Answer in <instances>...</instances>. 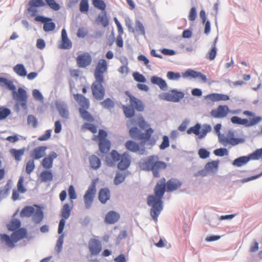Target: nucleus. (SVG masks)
Returning a JSON list of instances; mask_svg holds the SVG:
<instances>
[{
    "label": "nucleus",
    "instance_id": "a211bd4d",
    "mask_svg": "<svg viewBox=\"0 0 262 262\" xmlns=\"http://www.w3.org/2000/svg\"><path fill=\"white\" fill-rule=\"evenodd\" d=\"M89 249L92 255H97L101 251V244L99 240L91 238L89 242Z\"/></svg>",
    "mask_w": 262,
    "mask_h": 262
},
{
    "label": "nucleus",
    "instance_id": "58836bf2",
    "mask_svg": "<svg viewBox=\"0 0 262 262\" xmlns=\"http://www.w3.org/2000/svg\"><path fill=\"white\" fill-rule=\"evenodd\" d=\"M40 178L43 182L51 181L53 179V175L51 171H43L40 173Z\"/></svg>",
    "mask_w": 262,
    "mask_h": 262
},
{
    "label": "nucleus",
    "instance_id": "79ce46f5",
    "mask_svg": "<svg viewBox=\"0 0 262 262\" xmlns=\"http://www.w3.org/2000/svg\"><path fill=\"white\" fill-rule=\"evenodd\" d=\"M24 177L21 176L19 177L18 182L17 183V189L19 191L20 193H24L27 191V189L24 185Z\"/></svg>",
    "mask_w": 262,
    "mask_h": 262
},
{
    "label": "nucleus",
    "instance_id": "a878e982",
    "mask_svg": "<svg viewBox=\"0 0 262 262\" xmlns=\"http://www.w3.org/2000/svg\"><path fill=\"white\" fill-rule=\"evenodd\" d=\"M150 81L152 84L158 85L160 89L163 91L167 89L168 86L167 83L165 80L161 77L154 76L151 77Z\"/></svg>",
    "mask_w": 262,
    "mask_h": 262
},
{
    "label": "nucleus",
    "instance_id": "864d4df0",
    "mask_svg": "<svg viewBox=\"0 0 262 262\" xmlns=\"http://www.w3.org/2000/svg\"><path fill=\"white\" fill-rule=\"evenodd\" d=\"M58 110L60 115L62 117L65 118H68L69 113L67 107L63 106H58Z\"/></svg>",
    "mask_w": 262,
    "mask_h": 262
},
{
    "label": "nucleus",
    "instance_id": "e433bc0d",
    "mask_svg": "<svg viewBox=\"0 0 262 262\" xmlns=\"http://www.w3.org/2000/svg\"><path fill=\"white\" fill-rule=\"evenodd\" d=\"M0 85H6L10 90H14L15 85L11 80L3 77H0Z\"/></svg>",
    "mask_w": 262,
    "mask_h": 262
},
{
    "label": "nucleus",
    "instance_id": "09e8293b",
    "mask_svg": "<svg viewBox=\"0 0 262 262\" xmlns=\"http://www.w3.org/2000/svg\"><path fill=\"white\" fill-rule=\"evenodd\" d=\"M27 122L29 125H31L34 128L37 126V120L32 115H29L27 117Z\"/></svg>",
    "mask_w": 262,
    "mask_h": 262
},
{
    "label": "nucleus",
    "instance_id": "3c124183",
    "mask_svg": "<svg viewBox=\"0 0 262 262\" xmlns=\"http://www.w3.org/2000/svg\"><path fill=\"white\" fill-rule=\"evenodd\" d=\"M214 154L217 156L222 157L225 155H228V151L226 148H220L216 149L213 151Z\"/></svg>",
    "mask_w": 262,
    "mask_h": 262
},
{
    "label": "nucleus",
    "instance_id": "c03bdc74",
    "mask_svg": "<svg viewBox=\"0 0 262 262\" xmlns=\"http://www.w3.org/2000/svg\"><path fill=\"white\" fill-rule=\"evenodd\" d=\"M11 114V111L7 108L0 107V120L6 119Z\"/></svg>",
    "mask_w": 262,
    "mask_h": 262
},
{
    "label": "nucleus",
    "instance_id": "ddd939ff",
    "mask_svg": "<svg viewBox=\"0 0 262 262\" xmlns=\"http://www.w3.org/2000/svg\"><path fill=\"white\" fill-rule=\"evenodd\" d=\"M76 60L79 68H84L91 64L92 58L89 53H84L79 55Z\"/></svg>",
    "mask_w": 262,
    "mask_h": 262
},
{
    "label": "nucleus",
    "instance_id": "f3484780",
    "mask_svg": "<svg viewBox=\"0 0 262 262\" xmlns=\"http://www.w3.org/2000/svg\"><path fill=\"white\" fill-rule=\"evenodd\" d=\"M182 76L184 78H199L204 82H206L207 80L205 75L200 72H197L192 69L187 70L185 72L182 73Z\"/></svg>",
    "mask_w": 262,
    "mask_h": 262
},
{
    "label": "nucleus",
    "instance_id": "412c9836",
    "mask_svg": "<svg viewBox=\"0 0 262 262\" xmlns=\"http://www.w3.org/2000/svg\"><path fill=\"white\" fill-rule=\"evenodd\" d=\"M120 162L118 164V168L120 170L127 169L130 164V157L126 152L121 155Z\"/></svg>",
    "mask_w": 262,
    "mask_h": 262
},
{
    "label": "nucleus",
    "instance_id": "6e6d98bb",
    "mask_svg": "<svg viewBox=\"0 0 262 262\" xmlns=\"http://www.w3.org/2000/svg\"><path fill=\"white\" fill-rule=\"evenodd\" d=\"M133 76L136 81L140 82H145L146 81L145 77L141 74L136 72L133 74Z\"/></svg>",
    "mask_w": 262,
    "mask_h": 262
},
{
    "label": "nucleus",
    "instance_id": "9d476101",
    "mask_svg": "<svg viewBox=\"0 0 262 262\" xmlns=\"http://www.w3.org/2000/svg\"><path fill=\"white\" fill-rule=\"evenodd\" d=\"M96 192V184L93 182L86 191L84 196L83 200L85 207L89 209L93 202L95 194Z\"/></svg>",
    "mask_w": 262,
    "mask_h": 262
},
{
    "label": "nucleus",
    "instance_id": "20e7f679",
    "mask_svg": "<svg viewBox=\"0 0 262 262\" xmlns=\"http://www.w3.org/2000/svg\"><path fill=\"white\" fill-rule=\"evenodd\" d=\"M139 166L142 170L151 171L156 178L159 177L160 171L165 170L167 167L166 163L159 160L157 155L150 156L141 159L139 162Z\"/></svg>",
    "mask_w": 262,
    "mask_h": 262
},
{
    "label": "nucleus",
    "instance_id": "1a4fd4ad",
    "mask_svg": "<svg viewBox=\"0 0 262 262\" xmlns=\"http://www.w3.org/2000/svg\"><path fill=\"white\" fill-rule=\"evenodd\" d=\"M13 99L17 102L20 103L21 106L25 110L27 107L28 95L27 92L24 89L19 88L17 91H16V86L14 90H11Z\"/></svg>",
    "mask_w": 262,
    "mask_h": 262
},
{
    "label": "nucleus",
    "instance_id": "a18cd8bd",
    "mask_svg": "<svg viewBox=\"0 0 262 262\" xmlns=\"http://www.w3.org/2000/svg\"><path fill=\"white\" fill-rule=\"evenodd\" d=\"M201 129V125L197 123L194 126L190 127L187 130L188 134H194L195 135H200V130Z\"/></svg>",
    "mask_w": 262,
    "mask_h": 262
},
{
    "label": "nucleus",
    "instance_id": "f257e3e1",
    "mask_svg": "<svg viewBox=\"0 0 262 262\" xmlns=\"http://www.w3.org/2000/svg\"><path fill=\"white\" fill-rule=\"evenodd\" d=\"M182 182L178 179L171 178L166 182L165 178H163L157 182L155 188V195H150L147 199V204L151 207L150 214L154 220H158V217L163 209V202L162 199L166 191L171 192L180 188Z\"/></svg>",
    "mask_w": 262,
    "mask_h": 262
},
{
    "label": "nucleus",
    "instance_id": "7c9ffc66",
    "mask_svg": "<svg viewBox=\"0 0 262 262\" xmlns=\"http://www.w3.org/2000/svg\"><path fill=\"white\" fill-rule=\"evenodd\" d=\"M71 209L72 207H70L69 204H65L63 206L60 213L61 219L65 220L68 219L70 215Z\"/></svg>",
    "mask_w": 262,
    "mask_h": 262
},
{
    "label": "nucleus",
    "instance_id": "2f4dec72",
    "mask_svg": "<svg viewBox=\"0 0 262 262\" xmlns=\"http://www.w3.org/2000/svg\"><path fill=\"white\" fill-rule=\"evenodd\" d=\"M14 72L18 76L25 77L27 75V71L22 64H17L13 67Z\"/></svg>",
    "mask_w": 262,
    "mask_h": 262
},
{
    "label": "nucleus",
    "instance_id": "39448f33",
    "mask_svg": "<svg viewBox=\"0 0 262 262\" xmlns=\"http://www.w3.org/2000/svg\"><path fill=\"white\" fill-rule=\"evenodd\" d=\"M243 114L249 117L248 119H242L237 116H233L231 118V122L234 124L242 125L249 127L255 126L262 121V117L256 116V114L249 111H245Z\"/></svg>",
    "mask_w": 262,
    "mask_h": 262
},
{
    "label": "nucleus",
    "instance_id": "423d86ee",
    "mask_svg": "<svg viewBox=\"0 0 262 262\" xmlns=\"http://www.w3.org/2000/svg\"><path fill=\"white\" fill-rule=\"evenodd\" d=\"M48 6L54 11H58L60 9L59 4L57 3L55 0H30L28 3L27 11L32 16H39L37 15V7H44L46 5Z\"/></svg>",
    "mask_w": 262,
    "mask_h": 262
},
{
    "label": "nucleus",
    "instance_id": "4468645a",
    "mask_svg": "<svg viewBox=\"0 0 262 262\" xmlns=\"http://www.w3.org/2000/svg\"><path fill=\"white\" fill-rule=\"evenodd\" d=\"M257 154L254 151L248 156L240 157L235 159L233 161L232 164L237 167H241L246 164L250 160H258Z\"/></svg>",
    "mask_w": 262,
    "mask_h": 262
},
{
    "label": "nucleus",
    "instance_id": "f704fd0d",
    "mask_svg": "<svg viewBox=\"0 0 262 262\" xmlns=\"http://www.w3.org/2000/svg\"><path fill=\"white\" fill-rule=\"evenodd\" d=\"M94 7L102 12H104L106 9V4L103 0H92Z\"/></svg>",
    "mask_w": 262,
    "mask_h": 262
},
{
    "label": "nucleus",
    "instance_id": "ea45409f",
    "mask_svg": "<svg viewBox=\"0 0 262 262\" xmlns=\"http://www.w3.org/2000/svg\"><path fill=\"white\" fill-rule=\"evenodd\" d=\"M86 110L82 108H79V112L81 117L85 120L93 121L94 120L93 117Z\"/></svg>",
    "mask_w": 262,
    "mask_h": 262
},
{
    "label": "nucleus",
    "instance_id": "0eeeda50",
    "mask_svg": "<svg viewBox=\"0 0 262 262\" xmlns=\"http://www.w3.org/2000/svg\"><path fill=\"white\" fill-rule=\"evenodd\" d=\"M125 94L129 98L130 106L123 105L122 108L125 116L127 118H130L135 115L134 109L141 112L143 111L144 106L140 100L135 97L129 92L126 91Z\"/></svg>",
    "mask_w": 262,
    "mask_h": 262
},
{
    "label": "nucleus",
    "instance_id": "5fc2aeb1",
    "mask_svg": "<svg viewBox=\"0 0 262 262\" xmlns=\"http://www.w3.org/2000/svg\"><path fill=\"white\" fill-rule=\"evenodd\" d=\"M169 146V141L168 137L166 136H164L163 137V141L160 145V149L163 150L167 148Z\"/></svg>",
    "mask_w": 262,
    "mask_h": 262
},
{
    "label": "nucleus",
    "instance_id": "c85d7f7f",
    "mask_svg": "<svg viewBox=\"0 0 262 262\" xmlns=\"http://www.w3.org/2000/svg\"><path fill=\"white\" fill-rule=\"evenodd\" d=\"M90 166L93 169H97L101 166L100 160L96 156L92 155L89 157Z\"/></svg>",
    "mask_w": 262,
    "mask_h": 262
},
{
    "label": "nucleus",
    "instance_id": "7ed1b4c3",
    "mask_svg": "<svg viewBox=\"0 0 262 262\" xmlns=\"http://www.w3.org/2000/svg\"><path fill=\"white\" fill-rule=\"evenodd\" d=\"M20 221L17 219L12 220L7 225L9 230L14 231L9 236L6 234H0V241L2 244L10 248H13L15 244L27 236V230L25 228H19Z\"/></svg>",
    "mask_w": 262,
    "mask_h": 262
},
{
    "label": "nucleus",
    "instance_id": "4be33fe9",
    "mask_svg": "<svg viewBox=\"0 0 262 262\" xmlns=\"http://www.w3.org/2000/svg\"><path fill=\"white\" fill-rule=\"evenodd\" d=\"M72 42L68 38L67 33L64 29L61 31V41L59 48L62 49H70L72 48Z\"/></svg>",
    "mask_w": 262,
    "mask_h": 262
},
{
    "label": "nucleus",
    "instance_id": "f8f14e48",
    "mask_svg": "<svg viewBox=\"0 0 262 262\" xmlns=\"http://www.w3.org/2000/svg\"><path fill=\"white\" fill-rule=\"evenodd\" d=\"M107 69V62L105 59H100L96 64L94 71L95 78L104 79L103 74L106 71Z\"/></svg>",
    "mask_w": 262,
    "mask_h": 262
},
{
    "label": "nucleus",
    "instance_id": "f03ea898",
    "mask_svg": "<svg viewBox=\"0 0 262 262\" xmlns=\"http://www.w3.org/2000/svg\"><path fill=\"white\" fill-rule=\"evenodd\" d=\"M137 124L142 129H146L145 133H141L137 127H133L129 129V134L132 138L141 140L142 147L138 143L132 140L127 141L125 144V146L127 150L132 152L143 155L145 152L144 145L147 144L152 146L155 144L156 140L151 136L154 130L149 127L150 125L144 120L143 117H138Z\"/></svg>",
    "mask_w": 262,
    "mask_h": 262
},
{
    "label": "nucleus",
    "instance_id": "b1692460",
    "mask_svg": "<svg viewBox=\"0 0 262 262\" xmlns=\"http://www.w3.org/2000/svg\"><path fill=\"white\" fill-rule=\"evenodd\" d=\"M75 100L81 106L80 108L88 109L90 106L89 100L81 94H75L74 95Z\"/></svg>",
    "mask_w": 262,
    "mask_h": 262
},
{
    "label": "nucleus",
    "instance_id": "8fccbe9b",
    "mask_svg": "<svg viewBox=\"0 0 262 262\" xmlns=\"http://www.w3.org/2000/svg\"><path fill=\"white\" fill-rule=\"evenodd\" d=\"M102 106L106 108H111L114 107V103L110 98H107L101 102Z\"/></svg>",
    "mask_w": 262,
    "mask_h": 262
},
{
    "label": "nucleus",
    "instance_id": "603ef678",
    "mask_svg": "<svg viewBox=\"0 0 262 262\" xmlns=\"http://www.w3.org/2000/svg\"><path fill=\"white\" fill-rule=\"evenodd\" d=\"M167 77L170 80H178L181 77V74L179 73L169 71L167 73Z\"/></svg>",
    "mask_w": 262,
    "mask_h": 262
},
{
    "label": "nucleus",
    "instance_id": "393cba45",
    "mask_svg": "<svg viewBox=\"0 0 262 262\" xmlns=\"http://www.w3.org/2000/svg\"><path fill=\"white\" fill-rule=\"evenodd\" d=\"M120 218V215L114 211H109L105 215V222L108 224H114L116 223Z\"/></svg>",
    "mask_w": 262,
    "mask_h": 262
},
{
    "label": "nucleus",
    "instance_id": "a19ab883",
    "mask_svg": "<svg viewBox=\"0 0 262 262\" xmlns=\"http://www.w3.org/2000/svg\"><path fill=\"white\" fill-rule=\"evenodd\" d=\"M219 162L213 161L208 162L205 165V169L208 171H213L216 170L218 167Z\"/></svg>",
    "mask_w": 262,
    "mask_h": 262
},
{
    "label": "nucleus",
    "instance_id": "bf43d9fd",
    "mask_svg": "<svg viewBox=\"0 0 262 262\" xmlns=\"http://www.w3.org/2000/svg\"><path fill=\"white\" fill-rule=\"evenodd\" d=\"M68 193L70 199L71 200V203H73V200L76 198V194L73 186H70L68 190Z\"/></svg>",
    "mask_w": 262,
    "mask_h": 262
},
{
    "label": "nucleus",
    "instance_id": "680f3d73",
    "mask_svg": "<svg viewBox=\"0 0 262 262\" xmlns=\"http://www.w3.org/2000/svg\"><path fill=\"white\" fill-rule=\"evenodd\" d=\"M83 127L90 130L93 133H95L97 132V129L96 126L92 124L85 123L83 125Z\"/></svg>",
    "mask_w": 262,
    "mask_h": 262
},
{
    "label": "nucleus",
    "instance_id": "338daca9",
    "mask_svg": "<svg viewBox=\"0 0 262 262\" xmlns=\"http://www.w3.org/2000/svg\"><path fill=\"white\" fill-rule=\"evenodd\" d=\"M203 22L205 24L204 33L208 34L210 31V24L208 20H206V17H202Z\"/></svg>",
    "mask_w": 262,
    "mask_h": 262
},
{
    "label": "nucleus",
    "instance_id": "49530a36",
    "mask_svg": "<svg viewBox=\"0 0 262 262\" xmlns=\"http://www.w3.org/2000/svg\"><path fill=\"white\" fill-rule=\"evenodd\" d=\"M35 168V164L33 159L29 160L26 166V171L28 174H30Z\"/></svg>",
    "mask_w": 262,
    "mask_h": 262
},
{
    "label": "nucleus",
    "instance_id": "4c0bfd02",
    "mask_svg": "<svg viewBox=\"0 0 262 262\" xmlns=\"http://www.w3.org/2000/svg\"><path fill=\"white\" fill-rule=\"evenodd\" d=\"M216 41H217V38H216L214 40L211 49L210 50V51H209L208 52V53L207 54V55H208L207 57L210 60H213L215 58V56L216 55V51H217L216 47Z\"/></svg>",
    "mask_w": 262,
    "mask_h": 262
},
{
    "label": "nucleus",
    "instance_id": "dca6fc26",
    "mask_svg": "<svg viewBox=\"0 0 262 262\" xmlns=\"http://www.w3.org/2000/svg\"><path fill=\"white\" fill-rule=\"evenodd\" d=\"M244 141V139L242 138H234L233 133L231 135H228L227 137H223L220 139V142L225 146L229 144L235 146L240 143L243 142Z\"/></svg>",
    "mask_w": 262,
    "mask_h": 262
},
{
    "label": "nucleus",
    "instance_id": "6ab92c4d",
    "mask_svg": "<svg viewBox=\"0 0 262 262\" xmlns=\"http://www.w3.org/2000/svg\"><path fill=\"white\" fill-rule=\"evenodd\" d=\"M36 21L43 23V30L46 32L53 31L55 28V24L52 21V19L49 17H35Z\"/></svg>",
    "mask_w": 262,
    "mask_h": 262
},
{
    "label": "nucleus",
    "instance_id": "e2e57ef3",
    "mask_svg": "<svg viewBox=\"0 0 262 262\" xmlns=\"http://www.w3.org/2000/svg\"><path fill=\"white\" fill-rule=\"evenodd\" d=\"M110 156L113 159L114 162H116L120 160L121 155H120L117 151L113 150L110 154Z\"/></svg>",
    "mask_w": 262,
    "mask_h": 262
},
{
    "label": "nucleus",
    "instance_id": "37998d69",
    "mask_svg": "<svg viewBox=\"0 0 262 262\" xmlns=\"http://www.w3.org/2000/svg\"><path fill=\"white\" fill-rule=\"evenodd\" d=\"M10 190V185L9 183H7L3 188L0 189V200L8 195Z\"/></svg>",
    "mask_w": 262,
    "mask_h": 262
},
{
    "label": "nucleus",
    "instance_id": "c9c22d12",
    "mask_svg": "<svg viewBox=\"0 0 262 262\" xmlns=\"http://www.w3.org/2000/svg\"><path fill=\"white\" fill-rule=\"evenodd\" d=\"M211 100L213 101H227L229 100V97L225 94H212L209 96Z\"/></svg>",
    "mask_w": 262,
    "mask_h": 262
},
{
    "label": "nucleus",
    "instance_id": "c756f323",
    "mask_svg": "<svg viewBox=\"0 0 262 262\" xmlns=\"http://www.w3.org/2000/svg\"><path fill=\"white\" fill-rule=\"evenodd\" d=\"M36 208H34V212L32 214L33 220L37 223H39L43 218V212L37 206H35Z\"/></svg>",
    "mask_w": 262,
    "mask_h": 262
},
{
    "label": "nucleus",
    "instance_id": "cd10ccee",
    "mask_svg": "<svg viewBox=\"0 0 262 262\" xmlns=\"http://www.w3.org/2000/svg\"><path fill=\"white\" fill-rule=\"evenodd\" d=\"M110 192L107 188H101L99 192L98 198L99 201L102 203L105 204L107 200L110 199Z\"/></svg>",
    "mask_w": 262,
    "mask_h": 262
},
{
    "label": "nucleus",
    "instance_id": "9b49d317",
    "mask_svg": "<svg viewBox=\"0 0 262 262\" xmlns=\"http://www.w3.org/2000/svg\"><path fill=\"white\" fill-rule=\"evenodd\" d=\"M184 96L183 92L177 90H171L162 94L161 98L168 101L178 102Z\"/></svg>",
    "mask_w": 262,
    "mask_h": 262
},
{
    "label": "nucleus",
    "instance_id": "4d7b16f0",
    "mask_svg": "<svg viewBox=\"0 0 262 262\" xmlns=\"http://www.w3.org/2000/svg\"><path fill=\"white\" fill-rule=\"evenodd\" d=\"M136 30L141 35H144L145 34V30L142 24L141 23H140L139 21H137L136 23V27H135Z\"/></svg>",
    "mask_w": 262,
    "mask_h": 262
},
{
    "label": "nucleus",
    "instance_id": "5701e85b",
    "mask_svg": "<svg viewBox=\"0 0 262 262\" xmlns=\"http://www.w3.org/2000/svg\"><path fill=\"white\" fill-rule=\"evenodd\" d=\"M47 149V146H41L35 148L32 152L31 157L33 159H39L43 157L45 155V151Z\"/></svg>",
    "mask_w": 262,
    "mask_h": 262
},
{
    "label": "nucleus",
    "instance_id": "052dcab7",
    "mask_svg": "<svg viewBox=\"0 0 262 262\" xmlns=\"http://www.w3.org/2000/svg\"><path fill=\"white\" fill-rule=\"evenodd\" d=\"M125 176L123 174L117 173L114 179V183L116 185L119 184L123 182Z\"/></svg>",
    "mask_w": 262,
    "mask_h": 262
},
{
    "label": "nucleus",
    "instance_id": "aec40b11",
    "mask_svg": "<svg viewBox=\"0 0 262 262\" xmlns=\"http://www.w3.org/2000/svg\"><path fill=\"white\" fill-rule=\"evenodd\" d=\"M57 157V155L55 152H50L47 157L43 159L41 162L42 166L46 169H50L53 166V160Z\"/></svg>",
    "mask_w": 262,
    "mask_h": 262
},
{
    "label": "nucleus",
    "instance_id": "13d9d810",
    "mask_svg": "<svg viewBox=\"0 0 262 262\" xmlns=\"http://www.w3.org/2000/svg\"><path fill=\"white\" fill-rule=\"evenodd\" d=\"M51 132H52L51 129L47 130L46 131L45 133L43 135L39 136L38 138V140L40 141H46V140H48L51 137Z\"/></svg>",
    "mask_w": 262,
    "mask_h": 262
},
{
    "label": "nucleus",
    "instance_id": "6e6552de",
    "mask_svg": "<svg viewBox=\"0 0 262 262\" xmlns=\"http://www.w3.org/2000/svg\"><path fill=\"white\" fill-rule=\"evenodd\" d=\"M104 79L95 78L91 85V90L94 98L97 100H102L105 96V90L103 86Z\"/></svg>",
    "mask_w": 262,
    "mask_h": 262
},
{
    "label": "nucleus",
    "instance_id": "473e14b6",
    "mask_svg": "<svg viewBox=\"0 0 262 262\" xmlns=\"http://www.w3.org/2000/svg\"><path fill=\"white\" fill-rule=\"evenodd\" d=\"M34 212V207L32 206H26L24 207L20 213V216L23 217H30L32 216Z\"/></svg>",
    "mask_w": 262,
    "mask_h": 262
},
{
    "label": "nucleus",
    "instance_id": "0e129e2a",
    "mask_svg": "<svg viewBox=\"0 0 262 262\" xmlns=\"http://www.w3.org/2000/svg\"><path fill=\"white\" fill-rule=\"evenodd\" d=\"M200 157L202 159H206L209 156V152L206 149L201 148L198 152Z\"/></svg>",
    "mask_w": 262,
    "mask_h": 262
},
{
    "label": "nucleus",
    "instance_id": "69168bd1",
    "mask_svg": "<svg viewBox=\"0 0 262 262\" xmlns=\"http://www.w3.org/2000/svg\"><path fill=\"white\" fill-rule=\"evenodd\" d=\"M33 97L37 100L42 101L43 100V97L40 92L36 89L33 91L32 92Z\"/></svg>",
    "mask_w": 262,
    "mask_h": 262
},
{
    "label": "nucleus",
    "instance_id": "774afa93",
    "mask_svg": "<svg viewBox=\"0 0 262 262\" xmlns=\"http://www.w3.org/2000/svg\"><path fill=\"white\" fill-rule=\"evenodd\" d=\"M96 21L100 23L101 25L105 27L108 25V19L107 17H97Z\"/></svg>",
    "mask_w": 262,
    "mask_h": 262
},
{
    "label": "nucleus",
    "instance_id": "2eb2a0df",
    "mask_svg": "<svg viewBox=\"0 0 262 262\" xmlns=\"http://www.w3.org/2000/svg\"><path fill=\"white\" fill-rule=\"evenodd\" d=\"M230 110L227 105H219L217 108L211 111L210 115L215 118H223L227 116Z\"/></svg>",
    "mask_w": 262,
    "mask_h": 262
},
{
    "label": "nucleus",
    "instance_id": "bb28decb",
    "mask_svg": "<svg viewBox=\"0 0 262 262\" xmlns=\"http://www.w3.org/2000/svg\"><path fill=\"white\" fill-rule=\"evenodd\" d=\"M26 151L25 148L17 149L15 148H11L9 152L10 155L13 157L15 160L16 161H20L21 160V157L24 156Z\"/></svg>",
    "mask_w": 262,
    "mask_h": 262
},
{
    "label": "nucleus",
    "instance_id": "72a5a7b5",
    "mask_svg": "<svg viewBox=\"0 0 262 262\" xmlns=\"http://www.w3.org/2000/svg\"><path fill=\"white\" fill-rule=\"evenodd\" d=\"M100 150L103 153L107 152L110 149L111 143L107 140L99 142Z\"/></svg>",
    "mask_w": 262,
    "mask_h": 262
},
{
    "label": "nucleus",
    "instance_id": "de8ad7c7",
    "mask_svg": "<svg viewBox=\"0 0 262 262\" xmlns=\"http://www.w3.org/2000/svg\"><path fill=\"white\" fill-rule=\"evenodd\" d=\"M88 0H81L80 3V11L81 12H86L89 10Z\"/></svg>",
    "mask_w": 262,
    "mask_h": 262
}]
</instances>
